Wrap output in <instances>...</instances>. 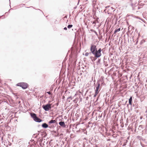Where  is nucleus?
I'll return each mask as SVG.
<instances>
[{
    "label": "nucleus",
    "instance_id": "obj_1",
    "mask_svg": "<svg viewBox=\"0 0 147 147\" xmlns=\"http://www.w3.org/2000/svg\"><path fill=\"white\" fill-rule=\"evenodd\" d=\"M90 51L91 53L94 55V57L96 58L100 57L102 55L101 53V49L100 48L97 50L96 46L92 44L91 45Z\"/></svg>",
    "mask_w": 147,
    "mask_h": 147
},
{
    "label": "nucleus",
    "instance_id": "obj_2",
    "mask_svg": "<svg viewBox=\"0 0 147 147\" xmlns=\"http://www.w3.org/2000/svg\"><path fill=\"white\" fill-rule=\"evenodd\" d=\"M30 115L34 120L36 122L40 123L42 121V120L37 117L36 115L33 113H30Z\"/></svg>",
    "mask_w": 147,
    "mask_h": 147
},
{
    "label": "nucleus",
    "instance_id": "obj_3",
    "mask_svg": "<svg viewBox=\"0 0 147 147\" xmlns=\"http://www.w3.org/2000/svg\"><path fill=\"white\" fill-rule=\"evenodd\" d=\"M17 85L21 87L24 89H26L28 87V84L26 83L21 82L18 83Z\"/></svg>",
    "mask_w": 147,
    "mask_h": 147
},
{
    "label": "nucleus",
    "instance_id": "obj_4",
    "mask_svg": "<svg viewBox=\"0 0 147 147\" xmlns=\"http://www.w3.org/2000/svg\"><path fill=\"white\" fill-rule=\"evenodd\" d=\"M42 107L45 111H49L51 108V104H48L46 105H43Z\"/></svg>",
    "mask_w": 147,
    "mask_h": 147
},
{
    "label": "nucleus",
    "instance_id": "obj_5",
    "mask_svg": "<svg viewBox=\"0 0 147 147\" xmlns=\"http://www.w3.org/2000/svg\"><path fill=\"white\" fill-rule=\"evenodd\" d=\"M96 84L97 85L96 87V89L95 90V92H96V93H98L99 92V91H98V89L100 87V83L98 82Z\"/></svg>",
    "mask_w": 147,
    "mask_h": 147
},
{
    "label": "nucleus",
    "instance_id": "obj_6",
    "mask_svg": "<svg viewBox=\"0 0 147 147\" xmlns=\"http://www.w3.org/2000/svg\"><path fill=\"white\" fill-rule=\"evenodd\" d=\"M59 125L63 127H65L66 126L65 125L64 122L60 121L59 123Z\"/></svg>",
    "mask_w": 147,
    "mask_h": 147
},
{
    "label": "nucleus",
    "instance_id": "obj_7",
    "mask_svg": "<svg viewBox=\"0 0 147 147\" xmlns=\"http://www.w3.org/2000/svg\"><path fill=\"white\" fill-rule=\"evenodd\" d=\"M42 126L43 128H46L48 127V125L45 123H43L42 125Z\"/></svg>",
    "mask_w": 147,
    "mask_h": 147
},
{
    "label": "nucleus",
    "instance_id": "obj_8",
    "mask_svg": "<svg viewBox=\"0 0 147 147\" xmlns=\"http://www.w3.org/2000/svg\"><path fill=\"white\" fill-rule=\"evenodd\" d=\"M132 96H131L129 100V103L131 105H132Z\"/></svg>",
    "mask_w": 147,
    "mask_h": 147
},
{
    "label": "nucleus",
    "instance_id": "obj_9",
    "mask_svg": "<svg viewBox=\"0 0 147 147\" xmlns=\"http://www.w3.org/2000/svg\"><path fill=\"white\" fill-rule=\"evenodd\" d=\"M56 121L55 120H51L49 122V124H51V123H56Z\"/></svg>",
    "mask_w": 147,
    "mask_h": 147
},
{
    "label": "nucleus",
    "instance_id": "obj_10",
    "mask_svg": "<svg viewBox=\"0 0 147 147\" xmlns=\"http://www.w3.org/2000/svg\"><path fill=\"white\" fill-rule=\"evenodd\" d=\"M95 57H94L91 56L90 57V59L91 60L93 61H95L96 60V59Z\"/></svg>",
    "mask_w": 147,
    "mask_h": 147
},
{
    "label": "nucleus",
    "instance_id": "obj_11",
    "mask_svg": "<svg viewBox=\"0 0 147 147\" xmlns=\"http://www.w3.org/2000/svg\"><path fill=\"white\" fill-rule=\"evenodd\" d=\"M120 30V28L115 30L114 32V34H115L117 32H119Z\"/></svg>",
    "mask_w": 147,
    "mask_h": 147
},
{
    "label": "nucleus",
    "instance_id": "obj_12",
    "mask_svg": "<svg viewBox=\"0 0 147 147\" xmlns=\"http://www.w3.org/2000/svg\"><path fill=\"white\" fill-rule=\"evenodd\" d=\"M145 42V40H141L140 43V45H142V44H144Z\"/></svg>",
    "mask_w": 147,
    "mask_h": 147
},
{
    "label": "nucleus",
    "instance_id": "obj_13",
    "mask_svg": "<svg viewBox=\"0 0 147 147\" xmlns=\"http://www.w3.org/2000/svg\"><path fill=\"white\" fill-rule=\"evenodd\" d=\"M91 54V52L90 53H85V55L86 56H87Z\"/></svg>",
    "mask_w": 147,
    "mask_h": 147
},
{
    "label": "nucleus",
    "instance_id": "obj_14",
    "mask_svg": "<svg viewBox=\"0 0 147 147\" xmlns=\"http://www.w3.org/2000/svg\"><path fill=\"white\" fill-rule=\"evenodd\" d=\"M73 26L72 25H69L67 26V28L69 29L70 28Z\"/></svg>",
    "mask_w": 147,
    "mask_h": 147
},
{
    "label": "nucleus",
    "instance_id": "obj_15",
    "mask_svg": "<svg viewBox=\"0 0 147 147\" xmlns=\"http://www.w3.org/2000/svg\"><path fill=\"white\" fill-rule=\"evenodd\" d=\"M100 59H99L97 62V64H98V63H100Z\"/></svg>",
    "mask_w": 147,
    "mask_h": 147
},
{
    "label": "nucleus",
    "instance_id": "obj_16",
    "mask_svg": "<svg viewBox=\"0 0 147 147\" xmlns=\"http://www.w3.org/2000/svg\"><path fill=\"white\" fill-rule=\"evenodd\" d=\"M98 93H96V92H95V94L94 96V97H96V95H97V94H98Z\"/></svg>",
    "mask_w": 147,
    "mask_h": 147
},
{
    "label": "nucleus",
    "instance_id": "obj_17",
    "mask_svg": "<svg viewBox=\"0 0 147 147\" xmlns=\"http://www.w3.org/2000/svg\"><path fill=\"white\" fill-rule=\"evenodd\" d=\"M47 93L49 94H51V92H47Z\"/></svg>",
    "mask_w": 147,
    "mask_h": 147
},
{
    "label": "nucleus",
    "instance_id": "obj_18",
    "mask_svg": "<svg viewBox=\"0 0 147 147\" xmlns=\"http://www.w3.org/2000/svg\"><path fill=\"white\" fill-rule=\"evenodd\" d=\"M64 29L65 30H67V28L66 27H65L64 28Z\"/></svg>",
    "mask_w": 147,
    "mask_h": 147
},
{
    "label": "nucleus",
    "instance_id": "obj_19",
    "mask_svg": "<svg viewBox=\"0 0 147 147\" xmlns=\"http://www.w3.org/2000/svg\"><path fill=\"white\" fill-rule=\"evenodd\" d=\"M136 40H137V41H136V43H135V45L137 44L138 42V40H137V39Z\"/></svg>",
    "mask_w": 147,
    "mask_h": 147
},
{
    "label": "nucleus",
    "instance_id": "obj_20",
    "mask_svg": "<svg viewBox=\"0 0 147 147\" xmlns=\"http://www.w3.org/2000/svg\"><path fill=\"white\" fill-rule=\"evenodd\" d=\"M96 24V22H95V21H93V23H92V24Z\"/></svg>",
    "mask_w": 147,
    "mask_h": 147
},
{
    "label": "nucleus",
    "instance_id": "obj_21",
    "mask_svg": "<svg viewBox=\"0 0 147 147\" xmlns=\"http://www.w3.org/2000/svg\"><path fill=\"white\" fill-rule=\"evenodd\" d=\"M94 32L95 33H96V34H97V32L95 31H94Z\"/></svg>",
    "mask_w": 147,
    "mask_h": 147
},
{
    "label": "nucleus",
    "instance_id": "obj_22",
    "mask_svg": "<svg viewBox=\"0 0 147 147\" xmlns=\"http://www.w3.org/2000/svg\"><path fill=\"white\" fill-rule=\"evenodd\" d=\"M71 98V96H70V97H69L68 98H69H69Z\"/></svg>",
    "mask_w": 147,
    "mask_h": 147
},
{
    "label": "nucleus",
    "instance_id": "obj_23",
    "mask_svg": "<svg viewBox=\"0 0 147 147\" xmlns=\"http://www.w3.org/2000/svg\"><path fill=\"white\" fill-rule=\"evenodd\" d=\"M23 5H24V4H22Z\"/></svg>",
    "mask_w": 147,
    "mask_h": 147
}]
</instances>
